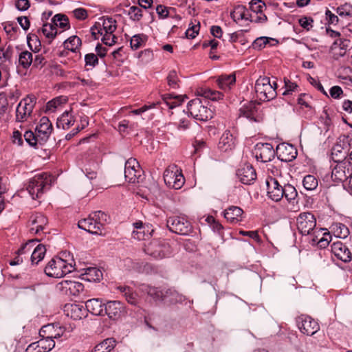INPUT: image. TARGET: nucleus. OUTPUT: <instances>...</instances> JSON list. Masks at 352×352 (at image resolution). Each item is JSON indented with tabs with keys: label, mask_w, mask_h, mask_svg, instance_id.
Instances as JSON below:
<instances>
[{
	"label": "nucleus",
	"mask_w": 352,
	"mask_h": 352,
	"mask_svg": "<svg viewBox=\"0 0 352 352\" xmlns=\"http://www.w3.org/2000/svg\"><path fill=\"white\" fill-rule=\"evenodd\" d=\"M109 217L102 211L91 212L88 218L78 221V228L91 234L96 235L104 234V225L108 223Z\"/></svg>",
	"instance_id": "1"
},
{
	"label": "nucleus",
	"mask_w": 352,
	"mask_h": 352,
	"mask_svg": "<svg viewBox=\"0 0 352 352\" xmlns=\"http://www.w3.org/2000/svg\"><path fill=\"white\" fill-rule=\"evenodd\" d=\"M52 185V176L46 173L38 174L32 177L28 183L27 190L32 199L39 198L45 190Z\"/></svg>",
	"instance_id": "2"
},
{
	"label": "nucleus",
	"mask_w": 352,
	"mask_h": 352,
	"mask_svg": "<svg viewBox=\"0 0 352 352\" xmlns=\"http://www.w3.org/2000/svg\"><path fill=\"white\" fill-rule=\"evenodd\" d=\"M74 269L72 263H67L65 260L56 257L52 258L47 263L45 268V273L50 277L61 278L72 272Z\"/></svg>",
	"instance_id": "3"
},
{
	"label": "nucleus",
	"mask_w": 352,
	"mask_h": 352,
	"mask_svg": "<svg viewBox=\"0 0 352 352\" xmlns=\"http://www.w3.org/2000/svg\"><path fill=\"white\" fill-rule=\"evenodd\" d=\"M276 87V82H274L272 84L270 78L266 76L259 77L254 87L257 98L261 101H269L275 98Z\"/></svg>",
	"instance_id": "4"
},
{
	"label": "nucleus",
	"mask_w": 352,
	"mask_h": 352,
	"mask_svg": "<svg viewBox=\"0 0 352 352\" xmlns=\"http://www.w3.org/2000/svg\"><path fill=\"white\" fill-rule=\"evenodd\" d=\"M200 98H196L188 103V111L195 119L200 121H207L213 117V112L208 109Z\"/></svg>",
	"instance_id": "5"
},
{
	"label": "nucleus",
	"mask_w": 352,
	"mask_h": 352,
	"mask_svg": "<svg viewBox=\"0 0 352 352\" xmlns=\"http://www.w3.org/2000/svg\"><path fill=\"white\" fill-rule=\"evenodd\" d=\"M146 254L157 259L168 257L171 254V248L169 244L165 241L153 240L145 246Z\"/></svg>",
	"instance_id": "6"
},
{
	"label": "nucleus",
	"mask_w": 352,
	"mask_h": 352,
	"mask_svg": "<svg viewBox=\"0 0 352 352\" xmlns=\"http://www.w3.org/2000/svg\"><path fill=\"white\" fill-rule=\"evenodd\" d=\"M166 224L170 231L178 234L188 235L192 231L190 223L184 217H170Z\"/></svg>",
	"instance_id": "7"
},
{
	"label": "nucleus",
	"mask_w": 352,
	"mask_h": 352,
	"mask_svg": "<svg viewBox=\"0 0 352 352\" xmlns=\"http://www.w3.org/2000/svg\"><path fill=\"white\" fill-rule=\"evenodd\" d=\"M164 180L166 186L174 189H180L185 182L181 170L176 166H169L164 170Z\"/></svg>",
	"instance_id": "8"
},
{
	"label": "nucleus",
	"mask_w": 352,
	"mask_h": 352,
	"mask_svg": "<svg viewBox=\"0 0 352 352\" xmlns=\"http://www.w3.org/2000/svg\"><path fill=\"white\" fill-rule=\"evenodd\" d=\"M116 21L111 17L102 16L91 28V32L94 39H98L99 35L104 32L113 33L116 30Z\"/></svg>",
	"instance_id": "9"
},
{
	"label": "nucleus",
	"mask_w": 352,
	"mask_h": 352,
	"mask_svg": "<svg viewBox=\"0 0 352 352\" xmlns=\"http://www.w3.org/2000/svg\"><path fill=\"white\" fill-rule=\"evenodd\" d=\"M348 136H341L331 148V158L335 162H344L350 151Z\"/></svg>",
	"instance_id": "10"
},
{
	"label": "nucleus",
	"mask_w": 352,
	"mask_h": 352,
	"mask_svg": "<svg viewBox=\"0 0 352 352\" xmlns=\"http://www.w3.org/2000/svg\"><path fill=\"white\" fill-rule=\"evenodd\" d=\"M142 170L135 158H129L124 166V177L129 183H139L142 180Z\"/></svg>",
	"instance_id": "11"
},
{
	"label": "nucleus",
	"mask_w": 352,
	"mask_h": 352,
	"mask_svg": "<svg viewBox=\"0 0 352 352\" xmlns=\"http://www.w3.org/2000/svg\"><path fill=\"white\" fill-rule=\"evenodd\" d=\"M297 228L302 235L309 234L316 228V219L311 212L300 213L296 219Z\"/></svg>",
	"instance_id": "12"
},
{
	"label": "nucleus",
	"mask_w": 352,
	"mask_h": 352,
	"mask_svg": "<svg viewBox=\"0 0 352 352\" xmlns=\"http://www.w3.org/2000/svg\"><path fill=\"white\" fill-rule=\"evenodd\" d=\"M276 154V151L270 143H258L253 151L256 159L263 163L272 161Z\"/></svg>",
	"instance_id": "13"
},
{
	"label": "nucleus",
	"mask_w": 352,
	"mask_h": 352,
	"mask_svg": "<svg viewBox=\"0 0 352 352\" xmlns=\"http://www.w3.org/2000/svg\"><path fill=\"white\" fill-rule=\"evenodd\" d=\"M296 324L300 332L307 336H313L320 329L318 322L307 315L298 316Z\"/></svg>",
	"instance_id": "14"
},
{
	"label": "nucleus",
	"mask_w": 352,
	"mask_h": 352,
	"mask_svg": "<svg viewBox=\"0 0 352 352\" xmlns=\"http://www.w3.org/2000/svg\"><path fill=\"white\" fill-rule=\"evenodd\" d=\"M35 98L27 97L23 99L17 106L16 110V120L18 122H23L32 113L34 104Z\"/></svg>",
	"instance_id": "15"
},
{
	"label": "nucleus",
	"mask_w": 352,
	"mask_h": 352,
	"mask_svg": "<svg viewBox=\"0 0 352 352\" xmlns=\"http://www.w3.org/2000/svg\"><path fill=\"white\" fill-rule=\"evenodd\" d=\"M52 130L53 126L49 118L45 116L42 117L35 130L38 140L39 141V145H43L46 143Z\"/></svg>",
	"instance_id": "16"
},
{
	"label": "nucleus",
	"mask_w": 352,
	"mask_h": 352,
	"mask_svg": "<svg viewBox=\"0 0 352 352\" xmlns=\"http://www.w3.org/2000/svg\"><path fill=\"white\" fill-rule=\"evenodd\" d=\"M337 163V165L332 170L331 178L333 181L342 182L344 186H346V182L350 177L352 168H350L346 162Z\"/></svg>",
	"instance_id": "17"
},
{
	"label": "nucleus",
	"mask_w": 352,
	"mask_h": 352,
	"mask_svg": "<svg viewBox=\"0 0 352 352\" xmlns=\"http://www.w3.org/2000/svg\"><path fill=\"white\" fill-rule=\"evenodd\" d=\"M267 192L268 197L274 201H279L283 197V186L278 180L270 177L266 179Z\"/></svg>",
	"instance_id": "18"
},
{
	"label": "nucleus",
	"mask_w": 352,
	"mask_h": 352,
	"mask_svg": "<svg viewBox=\"0 0 352 352\" xmlns=\"http://www.w3.org/2000/svg\"><path fill=\"white\" fill-rule=\"evenodd\" d=\"M278 158L282 162H291L297 156V150L292 144L287 143L279 144L276 148Z\"/></svg>",
	"instance_id": "19"
},
{
	"label": "nucleus",
	"mask_w": 352,
	"mask_h": 352,
	"mask_svg": "<svg viewBox=\"0 0 352 352\" xmlns=\"http://www.w3.org/2000/svg\"><path fill=\"white\" fill-rule=\"evenodd\" d=\"M65 328L60 327L58 323L48 324L43 326L39 331L41 337L50 338L51 340L57 339L63 336Z\"/></svg>",
	"instance_id": "20"
},
{
	"label": "nucleus",
	"mask_w": 352,
	"mask_h": 352,
	"mask_svg": "<svg viewBox=\"0 0 352 352\" xmlns=\"http://www.w3.org/2000/svg\"><path fill=\"white\" fill-rule=\"evenodd\" d=\"M57 287L66 295L74 296H78L84 289V285L81 283L69 280H63Z\"/></svg>",
	"instance_id": "21"
},
{
	"label": "nucleus",
	"mask_w": 352,
	"mask_h": 352,
	"mask_svg": "<svg viewBox=\"0 0 352 352\" xmlns=\"http://www.w3.org/2000/svg\"><path fill=\"white\" fill-rule=\"evenodd\" d=\"M239 181L246 185H250L256 179V170L250 164H244L236 171Z\"/></svg>",
	"instance_id": "22"
},
{
	"label": "nucleus",
	"mask_w": 352,
	"mask_h": 352,
	"mask_svg": "<svg viewBox=\"0 0 352 352\" xmlns=\"http://www.w3.org/2000/svg\"><path fill=\"white\" fill-rule=\"evenodd\" d=\"M331 252L338 259L344 263L351 261V253L347 246L341 241L333 242L331 245Z\"/></svg>",
	"instance_id": "23"
},
{
	"label": "nucleus",
	"mask_w": 352,
	"mask_h": 352,
	"mask_svg": "<svg viewBox=\"0 0 352 352\" xmlns=\"http://www.w3.org/2000/svg\"><path fill=\"white\" fill-rule=\"evenodd\" d=\"M65 311L66 312L67 316H70L74 320H80L86 318L87 316L86 307L85 308L83 305H66L65 307Z\"/></svg>",
	"instance_id": "24"
},
{
	"label": "nucleus",
	"mask_w": 352,
	"mask_h": 352,
	"mask_svg": "<svg viewBox=\"0 0 352 352\" xmlns=\"http://www.w3.org/2000/svg\"><path fill=\"white\" fill-rule=\"evenodd\" d=\"M31 228L30 232L34 234H38L43 231L47 224V219L41 213H36L31 216Z\"/></svg>",
	"instance_id": "25"
},
{
	"label": "nucleus",
	"mask_w": 352,
	"mask_h": 352,
	"mask_svg": "<svg viewBox=\"0 0 352 352\" xmlns=\"http://www.w3.org/2000/svg\"><path fill=\"white\" fill-rule=\"evenodd\" d=\"M123 311V306L120 301H109L104 305V315L107 314L110 319L118 318Z\"/></svg>",
	"instance_id": "26"
},
{
	"label": "nucleus",
	"mask_w": 352,
	"mask_h": 352,
	"mask_svg": "<svg viewBox=\"0 0 352 352\" xmlns=\"http://www.w3.org/2000/svg\"><path fill=\"white\" fill-rule=\"evenodd\" d=\"M164 303L167 305L181 303L186 300V296L173 288L166 289Z\"/></svg>",
	"instance_id": "27"
},
{
	"label": "nucleus",
	"mask_w": 352,
	"mask_h": 352,
	"mask_svg": "<svg viewBox=\"0 0 352 352\" xmlns=\"http://www.w3.org/2000/svg\"><path fill=\"white\" fill-rule=\"evenodd\" d=\"M104 305L100 298L89 299L85 302L87 312H90L95 316H104Z\"/></svg>",
	"instance_id": "28"
},
{
	"label": "nucleus",
	"mask_w": 352,
	"mask_h": 352,
	"mask_svg": "<svg viewBox=\"0 0 352 352\" xmlns=\"http://www.w3.org/2000/svg\"><path fill=\"white\" fill-rule=\"evenodd\" d=\"M216 82L219 89L228 91L235 85L236 76L234 74H222L217 78Z\"/></svg>",
	"instance_id": "29"
},
{
	"label": "nucleus",
	"mask_w": 352,
	"mask_h": 352,
	"mask_svg": "<svg viewBox=\"0 0 352 352\" xmlns=\"http://www.w3.org/2000/svg\"><path fill=\"white\" fill-rule=\"evenodd\" d=\"M243 210L238 206H232L224 210V217L230 223H236L242 220Z\"/></svg>",
	"instance_id": "30"
},
{
	"label": "nucleus",
	"mask_w": 352,
	"mask_h": 352,
	"mask_svg": "<svg viewBox=\"0 0 352 352\" xmlns=\"http://www.w3.org/2000/svg\"><path fill=\"white\" fill-rule=\"evenodd\" d=\"M234 142L232 134L227 130L222 134L218 144V148L223 152L232 150L234 147Z\"/></svg>",
	"instance_id": "31"
},
{
	"label": "nucleus",
	"mask_w": 352,
	"mask_h": 352,
	"mask_svg": "<svg viewBox=\"0 0 352 352\" xmlns=\"http://www.w3.org/2000/svg\"><path fill=\"white\" fill-rule=\"evenodd\" d=\"M240 116H244L250 121L258 122L257 109L254 103L248 102L243 105L239 110Z\"/></svg>",
	"instance_id": "32"
},
{
	"label": "nucleus",
	"mask_w": 352,
	"mask_h": 352,
	"mask_svg": "<svg viewBox=\"0 0 352 352\" xmlns=\"http://www.w3.org/2000/svg\"><path fill=\"white\" fill-rule=\"evenodd\" d=\"M74 118L72 113L65 111L63 114L58 118L56 122V126L59 129H67L70 126L74 124Z\"/></svg>",
	"instance_id": "33"
},
{
	"label": "nucleus",
	"mask_w": 352,
	"mask_h": 352,
	"mask_svg": "<svg viewBox=\"0 0 352 352\" xmlns=\"http://www.w3.org/2000/svg\"><path fill=\"white\" fill-rule=\"evenodd\" d=\"M52 21L54 25L56 26V29L58 28H60L63 31L69 30L70 28V24L69 22L68 17L62 14H57L52 19Z\"/></svg>",
	"instance_id": "34"
},
{
	"label": "nucleus",
	"mask_w": 352,
	"mask_h": 352,
	"mask_svg": "<svg viewBox=\"0 0 352 352\" xmlns=\"http://www.w3.org/2000/svg\"><path fill=\"white\" fill-rule=\"evenodd\" d=\"M40 31L49 40V43H51L58 34V30L56 29V26L54 25L52 21L43 23L41 30H38V32H40Z\"/></svg>",
	"instance_id": "35"
},
{
	"label": "nucleus",
	"mask_w": 352,
	"mask_h": 352,
	"mask_svg": "<svg viewBox=\"0 0 352 352\" xmlns=\"http://www.w3.org/2000/svg\"><path fill=\"white\" fill-rule=\"evenodd\" d=\"M190 122L185 118L179 119L178 122H169L166 124L167 131L174 133L176 131H184L188 129Z\"/></svg>",
	"instance_id": "36"
},
{
	"label": "nucleus",
	"mask_w": 352,
	"mask_h": 352,
	"mask_svg": "<svg viewBox=\"0 0 352 352\" xmlns=\"http://www.w3.org/2000/svg\"><path fill=\"white\" fill-rule=\"evenodd\" d=\"M166 289L161 287H155L148 286L146 289L147 294L153 298L155 301H161L164 302V294Z\"/></svg>",
	"instance_id": "37"
},
{
	"label": "nucleus",
	"mask_w": 352,
	"mask_h": 352,
	"mask_svg": "<svg viewBox=\"0 0 352 352\" xmlns=\"http://www.w3.org/2000/svg\"><path fill=\"white\" fill-rule=\"evenodd\" d=\"M81 44V40L77 36H72L64 42L65 48L73 52H76Z\"/></svg>",
	"instance_id": "38"
},
{
	"label": "nucleus",
	"mask_w": 352,
	"mask_h": 352,
	"mask_svg": "<svg viewBox=\"0 0 352 352\" xmlns=\"http://www.w3.org/2000/svg\"><path fill=\"white\" fill-rule=\"evenodd\" d=\"M116 346L113 338H107L95 346V352H110Z\"/></svg>",
	"instance_id": "39"
},
{
	"label": "nucleus",
	"mask_w": 352,
	"mask_h": 352,
	"mask_svg": "<svg viewBox=\"0 0 352 352\" xmlns=\"http://www.w3.org/2000/svg\"><path fill=\"white\" fill-rule=\"evenodd\" d=\"M162 100L166 103V104L170 108L173 109L175 107H177L184 101V99L181 98L179 96H173L172 94H164L162 96Z\"/></svg>",
	"instance_id": "40"
},
{
	"label": "nucleus",
	"mask_w": 352,
	"mask_h": 352,
	"mask_svg": "<svg viewBox=\"0 0 352 352\" xmlns=\"http://www.w3.org/2000/svg\"><path fill=\"white\" fill-rule=\"evenodd\" d=\"M33 62L32 53L29 51H23L19 56V63L24 69L28 68Z\"/></svg>",
	"instance_id": "41"
},
{
	"label": "nucleus",
	"mask_w": 352,
	"mask_h": 352,
	"mask_svg": "<svg viewBox=\"0 0 352 352\" xmlns=\"http://www.w3.org/2000/svg\"><path fill=\"white\" fill-rule=\"evenodd\" d=\"M85 275L87 279L91 281H100L102 278V272L96 267H89L85 270Z\"/></svg>",
	"instance_id": "42"
},
{
	"label": "nucleus",
	"mask_w": 352,
	"mask_h": 352,
	"mask_svg": "<svg viewBox=\"0 0 352 352\" xmlns=\"http://www.w3.org/2000/svg\"><path fill=\"white\" fill-rule=\"evenodd\" d=\"M46 249L43 245H38L31 254V261L32 263L37 264L45 256Z\"/></svg>",
	"instance_id": "43"
},
{
	"label": "nucleus",
	"mask_w": 352,
	"mask_h": 352,
	"mask_svg": "<svg viewBox=\"0 0 352 352\" xmlns=\"http://www.w3.org/2000/svg\"><path fill=\"white\" fill-rule=\"evenodd\" d=\"M302 185L307 190H314L318 186V180L314 175H307L302 179Z\"/></svg>",
	"instance_id": "44"
},
{
	"label": "nucleus",
	"mask_w": 352,
	"mask_h": 352,
	"mask_svg": "<svg viewBox=\"0 0 352 352\" xmlns=\"http://www.w3.org/2000/svg\"><path fill=\"white\" fill-rule=\"evenodd\" d=\"M283 197H285L289 202L295 200L298 196V192L295 187L288 184L283 186Z\"/></svg>",
	"instance_id": "45"
},
{
	"label": "nucleus",
	"mask_w": 352,
	"mask_h": 352,
	"mask_svg": "<svg viewBox=\"0 0 352 352\" xmlns=\"http://www.w3.org/2000/svg\"><path fill=\"white\" fill-rule=\"evenodd\" d=\"M333 229L337 237L345 239L349 234V228L341 223H336L333 225Z\"/></svg>",
	"instance_id": "46"
},
{
	"label": "nucleus",
	"mask_w": 352,
	"mask_h": 352,
	"mask_svg": "<svg viewBox=\"0 0 352 352\" xmlns=\"http://www.w3.org/2000/svg\"><path fill=\"white\" fill-rule=\"evenodd\" d=\"M249 16L252 17L251 15L249 14L248 10L244 6H238L236 8H235L232 13V17L234 19L248 20Z\"/></svg>",
	"instance_id": "47"
},
{
	"label": "nucleus",
	"mask_w": 352,
	"mask_h": 352,
	"mask_svg": "<svg viewBox=\"0 0 352 352\" xmlns=\"http://www.w3.org/2000/svg\"><path fill=\"white\" fill-rule=\"evenodd\" d=\"M336 13L341 18L352 16V5L349 3L341 5L336 8Z\"/></svg>",
	"instance_id": "48"
},
{
	"label": "nucleus",
	"mask_w": 352,
	"mask_h": 352,
	"mask_svg": "<svg viewBox=\"0 0 352 352\" xmlns=\"http://www.w3.org/2000/svg\"><path fill=\"white\" fill-rule=\"evenodd\" d=\"M39 344V347L41 349L43 352H48L51 351L55 346V342L53 340L47 338H43L37 341Z\"/></svg>",
	"instance_id": "49"
},
{
	"label": "nucleus",
	"mask_w": 352,
	"mask_h": 352,
	"mask_svg": "<svg viewBox=\"0 0 352 352\" xmlns=\"http://www.w3.org/2000/svg\"><path fill=\"white\" fill-rule=\"evenodd\" d=\"M322 236L317 240L314 237L311 239V245H317L320 248H325L329 243V239L331 236L329 233H322Z\"/></svg>",
	"instance_id": "50"
},
{
	"label": "nucleus",
	"mask_w": 352,
	"mask_h": 352,
	"mask_svg": "<svg viewBox=\"0 0 352 352\" xmlns=\"http://www.w3.org/2000/svg\"><path fill=\"white\" fill-rule=\"evenodd\" d=\"M128 15L131 20L133 21H139L142 18V8L135 6L130 7L128 11Z\"/></svg>",
	"instance_id": "51"
},
{
	"label": "nucleus",
	"mask_w": 352,
	"mask_h": 352,
	"mask_svg": "<svg viewBox=\"0 0 352 352\" xmlns=\"http://www.w3.org/2000/svg\"><path fill=\"white\" fill-rule=\"evenodd\" d=\"M146 36L144 34H135L131 38L130 45L133 50H138L146 41Z\"/></svg>",
	"instance_id": "52"
},
{
	"label": "nucleus",
	"mask_w": 352,
	"mask_h": 352,
	"mask_svg": "<svg viewBox=\"0 0 352 352\" xmlns=\"http://www.w3.org/2000/svg\"><path fill=\"white\" fill-rule=\"evenodd\" d=\"M23 137L26 142L31 146L36 147V146L39 144L36 132L33 133L31 131H27L24 133Z\"/></svg>",
	"instance_id": "53"
},
{
	"label": "nucleus",
	"mask_w": 352,
	"mask_h": 352,
	"mask_svg": "<svg viewBox=\"0 0 352 352\" xmlns=\"http://www.w3.org/2000/svg\"><path fill=\"white\" fill-rule=\"evenodd\" d=\"M202 96L212 100H219L223 98V94L218 91L212 90L210 89H206L203 91Z\"/></svg>",
	"instance_id": "54"
},
{
	"label": "nucleus",
	"mask_w": 352,
	"mask_h": 352,
	"mask_svg": "<svg viewBox=\"0 0 352 352\" xmlns=\"http://www.w3.org/2000/svg\"><path fill=\"white\" fill-rule=\"evenodd\" d=\"M285 91L283 93V96H288L292 94L293 92L298 91V86L296 82H293L289 79H284Z\"/></svg>",
	"instance_id": "55"
},
{
	"label": "nucleus",
	"mask_w": 352,
	"mask_h": 352,
	"mask_svg": "<svg viewBox=\"0 0 352 352\" xmlns=\"http://www.w3.org/2000/svg\"><path fill=\"white\" fill-rule=\"evenodd\" d=\"M249 4L250 10L256 14L262 13L263 9L266 8L265 4L261 0H252Z\"/></svg>",
	"instance_id": "56"
},
{
	"label": "nucleus",
	"mask_w": 352,
	"mask_h": 352,
	"mask_svg": "<svg viewBox=\"0 0 352 352\" xmlns=\"http://www.w3.org/2000/svg\"><path fill=\"white\" fill-rule=\"evenodd\" d=\"M67 99L64 97H57L47 103V109L54 111L61 104L66 102Z\"/></svg>",
	"instance_id": "57"
},
{
	"label": "nucleus",
	"mask_w": 352,
	"mask_h": 352,
	"mask_svg": "<svg viewBox=\"0 0 352 352\" xmlns=\"http://www.w3.org/2000/svg\"><path fill=\"white\" fill-rule=\"evenodd\" d=\"M85 66L89 67L90 69L96 67L98 64V58L97 56L93 53L87 54L85 56ZM89 69V68H87Z\"/></svg>",
	"instance_id": "58"
},
{
	"label": "nucleus",
	"mask_w": 352,
	"mask_h": 352,
	"mask_svg": "<svg viewBox=\"0 0 352 352\" xmlns=\"http://www.w3.org/2000/svg\"><path fill=\"white\" fill-rule=\"evenodd\" d=\"M2 93L6 95L9 104L11 103L12 104L16 101L20 96L19 91L16 88L10 89L9 91Z\"/></svg>",
	"instance_id": "59"
},
{
	"label": "nucleus",
	"mask_w": 352,
	"mask_h": 352,
	"mask_svg": "<svg viewBox=\"0 0 352 352\" xmlns=\"http://www.w3.org/2000/svg\"><path fill=\"white\" fill-rule=\"evenodd\" d=\"M168 85L173 89H177L179 87L178 85V77L177 72L175 70H172L169 72L167 76Z\"/></svg>",
	"instance_id": "60"
},
{
	"label": "nucleus",
	"mask_w": 352,
	"mask_h": 352,
	"mask_svg": "<svg viewBox=\"0 0 352 352\" xmlns=\"http://www.w3.org/2000/svg\"><path fill=\"white\" fill-rule=\"evenodd\" d=\"M102 36V41L106 45L111 46L116 42L117 37L113 33L104 32Z\"/></svg>",
	"instance_id": "61"
},
{
	"label": "nucleus",
	"mask_w": 352,
	"mask_h": 352,
	"mask_svg": "<svg viewBox=\"0 0 352 352\" xmlns=\"http://www.w3.org/2000/svg\"><path fill=\"white\" fill-rule=\"evenodd\" d=\"M37 240H30L28 243L23 244L22 247L17 251V254L20 256L23 254H30L32 248V244L37 242Z\"/></svg>",
	"instance_id": "62"
},
{
	"label": "nucleus",
	"mask_w": 352,
	"mask_h": 352,
	"mask_svg": "<svg viewBox=\"0 0 352 352\" xmlns=\"http://www.w3.org/2000/svg\"><path fill=\"white\" fill-rule=\"evenodd\" d=\"M298 23L301 27L308 31L313 27L314 19L311 17L304 16L298 20Z\"/></svg>",
	"instance_id": "63"
},
{
	"label": "nucleus",
	"mask_w": 352,
	"mask_h": 352,
	"mask_svg": "<svg viewBox=\"0 0 352 352\" xmlns=\"http://www.w3.org/2000/svg\"><path fill=\"white\" fill-rule=\"evenodd\" d=\"M311 97L306 94H300L298 98V104L301 107H305L306 108H311V105L309 104Z\"/></svg>",
	"instance_id": "64"
}]
</instances>
